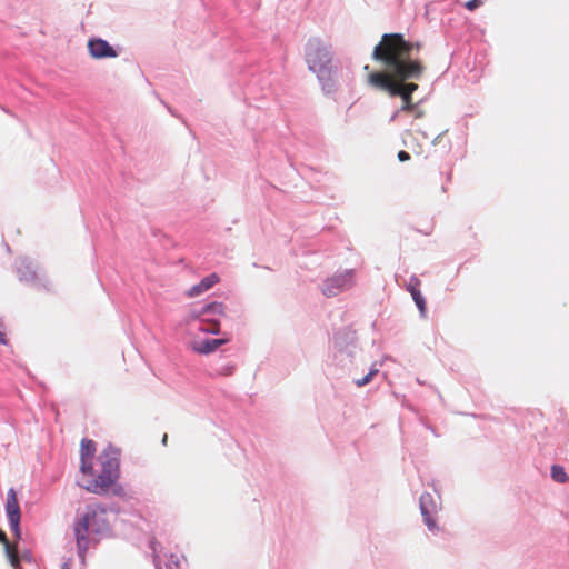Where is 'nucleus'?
Segmentation results:
<instances>
[{"mask_svg": "<svg viewBox=\"0 0 569 569\" xmlns=\"http://www.w3.org/2000/svg\"><path fill=\"white\" fill-rule=\"evenodd\" d=\"M423 48V42L411 41L401 32H387L373 47L371 58L381 63L390 77L397 79L420 80L426 71L423 61L418 53Z\"/></svg>", "mask_w": 569, "mask_h": 569, "instance_id": "nucleus-1", "label": "nucleus"}, {"mask_svg": "<svg viewBox=\"0 0 569 569\" xmlns=\"http://www.w3.org/2000/svg\"><path fill=\"white\" fill-rule=\"evenodd\" d=\"M108 503L89 502L83 510H78L72 523L77 555L82 566L86 565L87 551L97 547L101 539L112 536V528L106 518Z\"/></svg>", "mask_w": 569, "mask_h": 569, "instance_id": "nucleus-2", "label": "nucleus"}, {"mask_svg": "<svg viewBox=\"0 0 569 569\" xmlns=\"http://www.w3.org/2000/svg\"><path fill=\"white\" fill-rule=\"evenodd\" d=\"M359 351L361 347L352 325L333 328L326 361L327 377L337 380L350 377L356 369L355 360Z\"/></svg>", "mask_w": 569, "mask_h": 569, "instance_id": "nucleus-3", "label": "nucleus"}, {"mask_svg": "<svg viewBox=\"0 0 569 569\" xmlns=\"http://www.w3.org/2000/svg\"><path fill=\"white\" fill-rule=\"evenodd\" d=\"M100 471L93 478L77 481V485L90 493L98 496H112L127 500V492L120 482L121 477V450L108 443L98 457Z\"/></svg>", "mask_w": 569, "mask_h": 569, "instance_id": "nucleus-4", "label": "nucleus"}, {"mask_svg": "<svg viewBox=\"0 0 569 569\" xmlns=\"http://www.w3.org/2000/svg\"><path fill=\"white\" fill-rule=\"evenodd\" d=\"M303 51L308 69L316 73L322 92L328 97L333 96L338 90V83L333 78V74L338 72V67L332 63L331 44L326 43L319 37H311L305 43Z\"/></svg>", "mask_w": 569, "mask_h": 569, "instance_id": "nucleus-5", "label": "nucleus"}, {"mask_svg": "<svg viewBox=\"0 0 569 569\" xmlns=\"http://www.w3.org/2000/svg\"><path fill=\"white\" fill-rule=\"evenodd\" d=\"M367 81L372 88L387 93L390 98H400L402 104L399 111L410 112L417 107L412 100L413 92L419 89L415 79L401 80L396 77H390L386 70L385 73L376 70L368 73Z\"/></svg>", "mask_w": 569, "mask_h": 569, "instance_id": "nucleus-6", "label": "nucleus"}, {"mask_svg": "<svg viewBox=\"0 0 569 569\" xmlns=\"http://www.w3.org/2000/svg\"><path fill=\"white\" fill-rule=\"evenodd\" d=\"M226 316V306L218 300H209L193 305L184 313L182 321L187 326L198 322L197 329L206 335H221L220 318Z\"/></svg>", "mask_w": 569, "mask_h": 569, "instance_id": "nucleus-7", "label": "nucleus"}, {"mask_svg": "<svg viewBox=\"0 0 569 569\" xmlns=\"http://www.w3.org/2000/svg\"><path fill=\"white\" fill-rule=\"evenodd\" d=\"M14 267L20 282L39 291L53 292L51 281L46 271L33 258L28 256L19 257L16 259Z\"/></svg>", "mask_w": 569, "mask_h": 569, "instance_id": "nucleus-8", "label": "nucleus"}, {"mask_svg": "<svg viewBox=\"0 0 569 569\" xmlns=\"http://www.w3.org/2000/svg\"><path fill=\"white\" fill-rule=\"evenodd\" d=\"M4 512L13 537L17 540H22L21 508L18 499V491L14 487H10L7 491Z\"/></svg>", "mask_w": 569, "mask_h": 569, "instance_id": "nucleus-9", "label": "nucleus"}, {"mask_svg": "<svg viewBox=\"0 0 569 569\" xmlns=\"http://www.w3.org/2000/svg\"><path fill=\"white\" fill-rule=\"evenodd\" d=\"M87 48L89 56L94 60L117 58L122 52L121 46L111 44L108 40L98 36H92L88 39Z\"/></svg>", "mask_w": 569, "mask_h": 569, "instance_id": "nucleus-10", "label": "nucleus"}, {"mask_svg": "<svg viewBox=\"0 0 569 569\" xmlns=\"http://www.w3.org/2000/svg\"><path fill=\"white\" fill-rule=\"evenodd\" d=\"M419 509L422 517V521L427 529L432 533L440 530L437 520V503L431 493L425 491L419 498Z\"/></svg>", "mask_w": 569, "mask_h": 569, "instance_id": "nucleus-11", "label": "nucleus"}, {"mask_svg": "<svg viewBox=\"0 0 569 569\" xmlns=\"http://www.w3.org/2000/svg\"><path fill=\"white\" fill-rule=\"evenodd\" d=\"M231 341L230 333H222L219 338H202L198 341H192L190 348L193 352L202 356H209L216 352L221 346Z\"/></svg>", "mask_w": 569, "mask_h": 569, "instance_id": "nucleus-12", "label": "nucleus"}, {"mask_svg": "<svg viewBox=\"0 0 569 569\" xmlns=\"http://www.w3.org/2000/svg\"><path fill=\"white\" fill-rule=\"evenodd\" d=\"M353 274V269H347L342 273L333 274L327 280L326 288L322 291L323 295L332 297L336 296L339 290L348 288L352 282Z\"/></svg>", "mask_w": 569, "mask_h": 569, "instance_id": "nucleus-13", "label": "nucleus"}, {"mask_svg": "<svg viewBox=\"0 0 569 569\" xmlns=\"http://www.w3.org/2000/svg\"><path fill=\"white\" fill-rule=\"evenodd\" d=\"M219 281L220 276L217 272H211L204 276L198 283L191 286V288L187 291V296L190 298L198 297L211 289Z\"/></svg>", "mask_w": 569, "mask_h": 569, "instance_id": "nucleus-14", "label": "nucleus"}, {"mask_svg": "<svg viewBox=\"0 0 569 569\" xmlns=\"http://www.w3.org/2000/svg\"><path fill=\"white\" fill-rule=\"evenodd\" d=\"M0 543L3 545L4 555H6L8 562L10 563V566L14 569H20V560L12 552L7 533L1 528H0Z\"/></svg>", "mask_w": 569, "mask_h": 569, "instance_id": "nucleus-15", "label": "nucleus"}, {"mask_svg": "<svg viewBox=\"0 0 569 569\" xmlns=\"http://www.w3.org/2000/svg\"><path fill=\"white\" fill-rule=\"evenodd\" d=\"M94 458H80L79 471L82 475L80 481H83L88 478H93L98 475V471L94 469Z\"/></svg>", "mask_w": 569, "mask_h": 569, "instance_id": "nucleus-16", "label": "nucleus"}, {"mask_svg": "<svg viewBox=\"0 0 569 569\" xmlns=\"http://www.w3.org/2000/svg\"><path fill=\"white\" fill-rule=\"evenodd\" d=\"M79 452L80 458H94L97 452V442L87 437L82 438Z\"/></svg>", "mask_w": 569, "mask_h": 569, "instance_id": "nucleus-17", "label": "nucleus"}, {"mask_svg": "<svg viewBox=\"0 0 569 569\" xmlns=\"http://www.w3.org/2000/svg\"><path fill=\"white\" fill-rule=\"evenodd\" d=\"M411 298L419 311V316L421 318H427V315H428L427 300H426L425 296L422 295L421 289H416L412 292Z\"/></svg>", "mask_w": 569, "mask_h": 569, "instance_id": "nucleus-18", "label": "nucleus"}, {"mask_svg": "<svg viewBox=\"0 0 569 569\" xmlns=\"http://www.w3.org/2000/svg\"><path fill=\"white\" fill-rule=\"evenodd\" d=\"M550 477L557 483H566L569 476L562 465L552 463L550 467Z\"/></svg>", "mask_w": 569, "mask_h": 569, "instance_id": "nucleus-19", "label": "nucleus"}, {"mask_svg": "<svg viewBox=\"0 0 569 569\" xmlns=\"http://www.w3.org/2000/svg\"><path fill=\"white\" fill-rule=\"evenodd\" d=\"M237 366L232 362L222 365L216 369V373L222 377H230L234 373Z\"/></svg>", "mask_w": 569, "mask_h": 569, "instance_id": "nucleus-20", "label": "nucleus"}, {"mask_svg": "<svg viewBox=\"0 0 569 569\" xmlns=\"http://www.w3.org/2000/svg\"><path fill=\"white\" fill-rule=\"evenodd\" d=\"M420 286H421L420 279L416 274H412L409 279V282L407 283V290L410 292V295H412V292L416 289H420Z\"/></svg>", "mask_w": 569, "mask_h": 569, "instance_id": "nucleus-21", "label": "nucleus"}, {"mask_svg": "<svg viewBox=\"0 0 569 569\" xmlns=\"http://www.w3.org/2000/svg\"><path fill=\"white\" fill-rule=\"evenodd\" d=\"M483 4V0H468L465 2L463 7L468 11H475Z\"/></svg>", "mask_w": 569, "mask_h": 569, "instance_id": "nucleus-22", "label": "nucleus"}, {"mask_svg": "<svg viewBox=\"0 0 569 569\" xmlns=\"http://www.w3.org/2000/svg\"><path fill=\"white\" fill-rule=\"evenodd\" d=\"M167 569H180V560L179 558L171 553L168 562L166 563Z\"/></svg>", "mask_w": 569, "mask_h": 569, "instance_id": "nucleus-23", "label": "nucleus"}, {"mask_svg": "<svg viewBox=\"0 0 569 569\" xmlns=\"http://www.w3.org/2000/svg\"><path fill=\"white\" fill-rule=\"evenodd\" d=\"M0 345H2V346L9 345V339H8L7 332H6V326L1 319H0Z\"/></svg>", "mask_w": 569, "mask_h": 569, "instance_id": "nucleus-24", "label": "nucleus"}, {"mask_svg": "<svg viewBox=\"0 0 569 569\" xmlns=\"http://www.w3.org/2000/svg\"><path fill=\"white\" fill-rule=\"evenodd\" d=\"M352 381L357 387H365L371 382V375H365L361 378H353Z\"/></svg>", "mask_w": 569, "mask_h": 569, "instance_id": "nucleus-25", "label": "nucleus"}, {"mask_svg": "<svg viewBox=\"0 0 569 569\" xmlns=\"http://www.w3.org/2000/svg\"><path fill=\"white\" fill-rule=\"evenodd\" d=\"M20 558H21L22 561H26L28 563H33L34 562V558H33L32 551L30 549H28V548L22 550Z\"/></svg>", "mask_w": 569, "mask_h": 569, "instance_id": "nucleus-26", "label": "nucleus"}, {"mask_svg": "<svg viewBox=\"0 0 569 569\" xmlns=\"http://www.w3.org/2000/svg\"><path fill=\"white\" fill-rule=\"evenodd\" d=\"M397 158L400 162H406V161H409L411 159V156L409 152L405 151V150H400L398 151L397 153Z\"/></svg>", "mask_w": 569, "mask_h": 569, "instance_id": "nucleus-27", "label": "nucleus"}, {"mask_svg": "<svg viewBox=\"0 0 569 569\" xmlns=\"http://www.w3.org/2000/svg\"><path fill=\"white\" fill-rule=\"evenodd\" d=\"M421 423L428 429L430 430L436 437H439V433L437 432L436 428L433 426H431L430 423H428L427 421H425L422 418L420 419Z\"/></svg>", "mask_w": 569, "mask_h": 569, "instance_id": "nucleus-28", "label": "nucleus"}, {"mask_svg": "<svg viewBox=\"0 0 569 569\" xmlns=\"http://www.w3.org/2000/svg\"><path fill=\"white\" fill-rule=\"evenodd\" d=\"M410 112H413L415 113V118L417 119H420V118H423L425 117V111L419 109V107H416L413 110H411Z\"/></svg>", "mask_w": 569, "mask_h": 569, "instance_id": "nucleus-29", "label": "nucleus"}, {"mask_svg": "<svg viewBox=\"0 0 569 569\" xmlns=\"http://www.w3.org/2000/svg\"><path fill=\"white\" fill-rule=\"evenodd\" d=\"M109 506H111V508H109V512H113V513H119L121 508L114 503V502H111V503H108Z\"/></svg>", "mask_w": 569, "mask_h": 569, "instance_id": "nucleus-30", "label": "nucleus"}, {"mask_svg": "<svg viewBox=\"0 0 569 569\" xmlns=\"http://www.w3.org/2000/svg\"><path fill=\"white\" fill-rule=\"evenodd\" d=\"M379 373V369L376 367V363H373L370 369H369V372L367 375H371V379Z\"/></svg>", "mask_w": 569, "mask_h": 569, "instance_id": "nucleus-31", "label": "nucleus"}, {"mask_svg": "<svg viewBox=\"0 0 569 569\" xmlns=\"http://www.w3.org/2000/svg\"><path fill=\"white\" fill-rule=\"evenodd\" d=\"M447 132V130L440 132L433 140H432V144L436 146L440 142L442 136Z\"/></svg>", "mask_w": 569, "mask_h": 569, "instance_id": "nucleus-32", "label": "nucleus"}, {"mask_svg": "<svg viewBox=\"0 0 569 569\" xmlns=\"http://www.w3.org/2000/svg\"><path fill=\"white\" fill-rule=\"evenodd\" d=\"M401 111H399V109H397L390 117L389 121L390 122H393L398 119L399 114H400Z\"/></svg>", "mask_w": 569, "mask_h": 569, "instance_id": "nucleus-33", "label": "nucleus"}, {"mask_svg": "<svg viewBox=\"0 0 569 569\" xmlns=\"http://www.w3.org/2000/svg\"><path fill=\"white\" fill-rule=\"evenodd\" d=\"M61 569H72L71 568V559L70 558L62 563Z\"/></svg>", "mask_w": 569, "mask_h": 569, "instance_id": "nucleus-34", "label": "nucleus"}, {"mask_svg": "<svg viewBox=\"0 0 569 569\" xmlns=\"http://www.w3.org/2000/svg\"><path fill=\"white\" fill-rule=\"evenodd\" d=\"M161 443L163 446H167V443H168V435L167 433H163L162 439H161Z\"/></svg>", "mask_w": 569, "mask_h": 569, "instance_id": "nucleus-35", "label": "nucleus"}, {"mask_svg": "<svg viewBox=\"0 0 569 569\" xmlns=\"http://www.w3.org/2000/svg\"><path fill=\"white\" fill-rule=\"evenodd\" d=\"M451 178H452V172H449V173L447 174V179H446V180L449 182V181H451Z\"/></svg>", "mask_w": 569, "mask_h": 569, "instance_id": "nucleus-36", "label": "nucleus"}, {"mask_svg": "<svg viewBox=\"0 0 569 569\" xmlns=\"http://www.w3.org/2000/svg\"><path fill=\"white\" fill-rule=\"evenodd\" d=\"M426 99H421L419 102H417V107L421 106L425 102Z\"/></svg>", "mask_w": 569, "mask_h": 569, "instance_id": "nucleus-37", "label": "nucleus"}, {"mask_svg": "<svg viewBox=\"0 0 569 569\" xmlns=\"http://www.w3.org/2000/svg\"><path fill=\"white\" fill-rule=\"evenodd\" d=\"M168 110H169V112H170L171 114L176 116V114L173 113L172 109H170L169 107H168Z\"/></svg>", "mask_w": 569, "mask_h": 569, "instance_id": "nucleus-38", "label": "nucleus"}, {"mask_svg": "<svg viewBox=\"0 0 569 569\" xmlns=\"http://www.w3.org/2000/svg\"><path fill=\"white\" fill-rule=\"evenodd\" d=\"M252 266H253L254 268H259V267H260L257 262H254Z\"/></svg>", "mask_w": 569, "mask_h": 569, "instance_id": "nucleus-39", "label": "nucleus"}]
</instances>
